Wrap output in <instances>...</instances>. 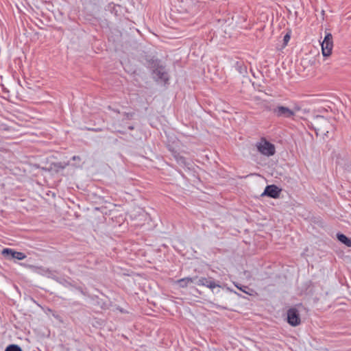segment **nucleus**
Here are the masks:
<instances>
[{"label": "nucleus", "instance_id": "1", "mask_svg": "<svg viewBox=\"0 0 351 351\" xmlns=\"http://www.w3.org/2000/svg\"><path fill=\"white\" fill-rule=\"evenodd\" d=\"M322 54L324 58L331 56L333 49V39L330 33L326 32L324 40L321 42Z\"/></svg>", "mask_w": 351, "mask_h": 351}, {"label": "nucleus", "instance_id": "2", "mask_svg": "<svg viewBox=\"0 0 351 351\" xmlns=\"http://www.w3.org/2000/svg\"><path fill=\"white\" fill-rule=\"evenodd\" d=\"M256 148L261 154L266 156H271L276 152L275 146L264 139L256 143Z\"/></svg>", "mask_w": 351, "mask_h": 351}, {"label": "nucleus", "instance_id": "3", "mask_svg": "<svg viewBox=\"0 0 351 351\" xmlns=\"http://www.w3.org/2000/svg\"><path fill=\"white\" fill-rule=\"evenodd\" d=\"M299 110L300 108L297 106L291 109L286 106H279L276 108L275 112L279 117L290 118L294 116Z\"/></svg>", "mask_w": 351, "mask_h": 351}, {"label": "nucleus", "instance_id": "4", "mask_svg": "<svg viewBox=\"0 0 351 351\" xmlns=\"http://www.w3.org/2000/svg\"><path fill=\"white\" fill-rule=\"evenodd\" d=\"M287 322L292 326H297L301 323L299 312L295 308H290L287 311Z\"/></svg>", "mask_w": 351, "mask_h": 351}, {"label": "nucleus", "instance_id": "5", "mask_svg": "<svg viewBox=\"0 0 351 351\" xmlns=\"http://www.w3.org/2000/svg\"><path fill=\"white\" fill-rule=\"evenodd\" d=\"M131 217L136 221V225L141 226L145 224L143 221H146L149 219L147 214L141 208L137 210H133L131 213Z\"/></svg>", "mask_w": 351, "mask_h": 351}, {"label": "nucleus", "instance_id": "6", "mask_svg": "<svg viewBox=\"0 0 351 351\" xmlns=\"http://www.w3.org/2000/svg\"><path fill=\"white\" fill-rule=\"evenodd\" d=\"M328 121L322 117H317L314 120L315 130L321 134L328 133Z\"/></svg>", "mask_w": 351, "mask_h": 351}, {"label": "nucleus", "instance_id": "7", "mask_svg": "<svg viewBox=\"0 0 351 351\" xmlns=\"http://www.w3.org/2000/svg\"><path fill=\"white\" fill-rule=\"evenodd\" d=\"M281 189L275 185L267 186L262 195H267L273 198H277L280 195Z\"/></svg>", "mask_w": 351, "mask_h": 351}, {"label": "nucleus", "instance_id": "8", "mask_svg": "<svg viewBox=\"0 0 351 351\" xmlns=\"http://www.w3.org/2000/svg\"><path fill=\"white\" fill-rule=\"evenodd\" d=\"M197 285L206 286V287L211 289L212 290H213L215 288L221 287L219 285L216 284L214 281H213L210 279H208V278H202L199 279Z\"/></svg>", "mask_w": 351, "mask_h": 351}, {"label": "nucleus", "instance_id": "9", "mask_svg": "<svg viewBox=\"0 0 351 351\" xmlns=\"http://www.w3.org/2000/svg\"><path fill=\"white\" fill-rule=\"evenodd\" d=\"M8 254H12V258L17 259V260H23L25 258V255L19 252H16L10 249H3L2 250V254L3 256H6Z\"/></svg>", "mask_w": 351, "mask_h": 351}, {"label": "nucleus", "instance_id": "10", "mask_svg": "<svg viewBox=\"0 0 351 351\" xmlns=\"http://www.w3.org/2000/svg\"><path fill=\"white\" fill-rule=\"evenodd\" d=\"M154 77L157 80L166 81L167 80V75L165 69L162 66L158 67L154 71Z\"/></svg>", "mask_w": 351, "mask_h": 351}, {"label": "nucleus", "instance_id": "11", "mask_svg": "<svg viewBox=\"0 0 351 351\" xmlns=\"http://www.w3.org/2000/svg\"><path fill=\"white\" fill-rule=\"evenodd\" d=\"M194 280L195 279L191 278H185L176 281L175 283L177 284L180 287L184 288L188 287L190 284L193 283Z\"/></svg>", "mask_w": 351, "mask_h": 351}, {"label": "nucleus", "instance_id": "12", "mask_svg": "<svg viewBox=\"0 0 351 351\" xmlns=\"http://www.w3.org/2000/svg\"><path fill=\"white\" fill-rule=\"evenodd\" d=\"M337 237L339 241L348 247H351V240H350L346 235L343 234H338Z\"/></svg>", "mask_w": 351, "mask_h": 351}, {"label": "nucleus", "instance_id": "13", "mask_svg": "<svg viewBox=\"0 0 351 351\" xmlns=\"http://www.w3.org/2000/svg\"><path fill=\"white\" fill-rule=\"evenodd\" d=\"M5 351H22V349L17 345L12 344L8 346Z\"/></svg>", "mask_w": 351, "mask_h": 351}, {"label": "nucleus", "instance_id": "14", "mask_svg": "<svg viewBox=\"0 0 351 351\" xmlns=\"http://www.w3.org/2000/svg\"><path fill=\"white\" fill-rule=\"evenodd\" d=\"M290 39V36L289 34H286L284 37V41L285 43H287Z\"/></svg>", "mask_w": 351, "mask_h": 351}, {"label": "nucleus", "instance_id": "15", "mask_svg": "<svg viewBox=\"0 0 351 351\" xmlns=\"http://www.w3.org/2000/svg\"><path fill=\"white\" fill-rule=\"evenodd\" d=\"M236 287L239 289L240 290H241L244 293H246L247 294H250L246 290H245V289H242L241 287H239L237 285H236Z\"/></svg>", "mask_w": 351, "mask_h": 351}, {"label": "nucleus", "instance_id": "16", "mask_svg": "<svg viewBox=\"0 0 351 351\" xmlns=\"http://www.w3.org/2000/svg\"><path fill=\"white\" fill-rule=\"evenodd\" d=\"M8 258H12V254H8L5 256Z\"/></svg>", "mask_w": 351, "mask_h": 351}, {"label": "nucleus", "instance_id": "17", "mask_svg": "<svg viewBox=\"0 0 351 351\" xmlns=\"http://www.w3.org/2000/svg\"><path fill=\"white\" fill-rule=\"evenodd\" d=\"M322 15H324V10H322Z\"/></svg>", "mask_w": 351, "mask_h": 351}]
</instances>
